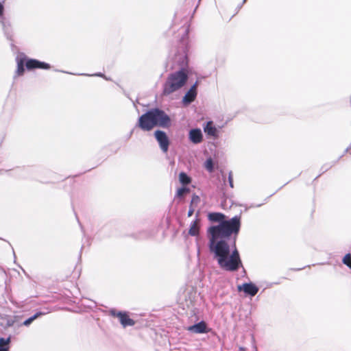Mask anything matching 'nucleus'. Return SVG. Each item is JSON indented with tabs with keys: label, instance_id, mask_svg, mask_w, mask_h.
Listing matches in <instances>:
<instances>
[{
	"label": "nucleus",
	"instance_id": "obj_1",
	"mask_svg": "<svg viewBox=\"0 0 351 351\" xmlns=\"http://www.w3.org/2000/svg\"><path fill=\"white\" fill-rule=\"evenodd\" d=\"M225 216L219 213L208 215L209 220L220 222L217 226L208 228L210 234L209 247L214 254L219 267L226 271H237L241 265L239 252L236 247L235 239L231 241L230 237L232 233L236 235L240 229V218L234 217L230 220L224 221Z\"/></svg>",
	"mask_w": 351,
	"mask_h": 351
},
{
	"label": "nucleus",
	"instance_id": "obj_2",
	"mask_svg": "<svg viewBox=\"0 0 351 351\" xmlns=\"http://www.w3.org/2000/svg\"><path fill=\"white\" fill-rule=\"evenodd\" d=\"M170 121L169 117L159 109H152L141 116L138 125L143 130L150 131L155 126H167Z\"/></svg>",
	"mask_w": 351,
	"mask_h": 351
},
{
	"label": "nucleus",
	"instance_id": "obj_3",
	"mask_svg": "<svg viewBox=\"0 0 351 351\" xmlns=\"http://www.w3.org/2000/svg\"><path fill=\"white\" fill-rule=\"evenodd\" d=\"M186 80L187 75L183 71L171 74L164 85V95H169L180 89L184 85Z\"/></svg>",
	"mask_w": 351,
	"mask_h": 351
},
{
	"label": "nucleus",
	"instance_id": "obj_4",
	"mask_svg": "<svg viewBox=\"0 0 351 351\" xmlns=\"http://www.w3.org/2000/svg\"><path fill=\"white\" fill-rule=\"evenodd\" d=\"M155 137L158 142L161 149L164 152H167L169 148V139L165 134V132L160 130H157L155 132Z\"/></svg>",
	"mask_w": 351,
	"mask_h": 351
},
{
	"label": "nucleus",
	"instance_id": "obj_5",
	"mask_svg": "<svg viewBox=\"0 0 351 351\" xmlns=\"http://www.w3.org/2000/svg\"><path fill=\"white\" fill-rule=\"evenodd\" d=\"M111 313L113 315L119 317V321L123 327L133 326L134 324V322L132 319H130L129 316L125 313H116L115 311L113 310L111 311Z\"/></svg>",
	"mask_w": 351,
	"mask_h": 351
},
{
	"label": "nucleus",
	"instance_id": "obj_6",
	"mask_svg": "<svg viewBox=\"0 0 351 351\" xmlns=\"http://www.w3.org/2000/svg\"><path fill=\"white\" fill-rule=\"evenodd\" d=\"M25 66L27 69L36 68L47 69L50 68L49 64L34 59L28 60L25 63Z\"/></svg>",
	"mask_w": 351,
	"mask_h": 351
},
{
	"label": "nucleus",
	"instance_id": "obj_7",
	"mask_svg": "<svg viewBox=\"0 0 351 351\" xmlns=\"http://www.w3.org/2000/svg\"><path fill=\"white\" fill-rule=\"evenodd\" d=\"M197 83H195L183 97L182 102L184 105H188L193 101L197 95L196 91Z\"/></svg>",
	"mask_w": 351,
	"mask_h": 351
},
{
	"label": "nucleus",
	"instance_id": "obj_8",
	"mask_svg": "<svg viewBox=\"0 0 351 351\" xmlns=\"http://www.w3.org/2000/svg\"><path fill=\"white\" fill-rule=\"evenodd\" d=\"M187 330L194 333H206L208 332L207 326L204 322H200L187 328Z\"/></svg>",
	"mask_w": 351,
	"mask_h": 351
},
{
	"label": "nucleus",
	"instance_id": "obj_9",
	"mask_svg": "<svg viewBox=\"0 0 351 351\" xmlns=\"http://www.w3.org/2000/svg\"><path fill=\"white\" fill-rule=\"evenodd\" d=\"M238 289L239 291L243 290L245 293L251 296H254L258 291V287L252 283H245L241 286L240 285L238 287Z\"/></svg>",
	"mask_w": 351,
	"mask_h": 351
},
{
	"label": "nucleus",
	"instance_id": "obj_10",
	"mask_svg": "<svg viewBox=\"0 0 351 351\" xmlns=\"http://www.w3.org/2000/svg\"><path fill=\"white\" fill-rule=\"evenodd\" d=\"M189 139L193 143H199L202 141V134L199 129L191 130L189 132Z\"/></svg>",
	"mask_w": 351,
	"mask_h": 351
},
{
	"label": "nucleus",
	"instance_id": "obj_11",
	"mask_svg": "<svg viewBox=\"0 0 351 351\" xmlns=\"http://www.w3.org/2000/svg\"><path fill=\"white\" fill-rule=\"evenodd\" d=\"M204 132L210 136H216L217 133V128L213 126L212 121L207 122L206 126L204 128Z\"/></svg>",
	"mask_w": 351,
	"mask_h": 351
},
{
	"label": "nucleus",
	"instance_id": "obj_12",
	"mask_svg": "<svg viewBox=\"0 0 351 351\" xmlns=\"http://www.w3.org/2000/svg\"><path fill=\"white\" fill-rule=\"evenodd\" d=\"M199 220L196 219L194 221L190 227L189 233L191 236H197L199 234Z\"/></svg>",
	"mask_w": 351,
	"mask_h": 351
},
{
	"label": "nucleus",
	"instance_id": "obj_13",
	"mask_svg": "<svg viewBox=\"0 0 351 351\" xmlns=\"http://www.w3.org/2000/svg\"><path fill=\"white\" fill-rule=\"evenodd\" d=\"M179 181L180 182L181 184L186 185L191 183V179L189 176L186 175V173H185L184 172H181L179 174Z\"/></svg>",
	"mask_w": 351,
	"mask_h": 351
},
{
	"label": "nucleus",
	"instance_id": "obj_14",
	"mask_svg": "<svg viewBox=\"0 0 351 351\" xmlns=\"http://www.w3.org/2000/svg\"><path fill=\"white\" fill-rule=\"evenodd\" d=\"M204 167L210 173L214 171V163L211 158L206 159V162H204Z\"/></svg>",
	"mask_w": 351,
	"mask_h": 351
},
{
	"label": "nucleus",
	"instance_id": "obj_15",
	"mask_svg": "<svg viewBox=\"0 0 351 351\" xmlns=\"http://www.w3.org/2000/svg\"><path fill=\"white\" fill-rule=\"evenodd\" d=\"M45 313H36L35 315H34L33 316H32L31 317L28 318L27 319H26L24 322H23V325L24 326H29L34 320H35L36 319H37L38 317H40V315H44Z\"/></svg>",
	"mask_w": 351,
	"mask_h": 351
},
{
	"label": "nucleus",
	"instance_id": "obj_16",
	"mask_svg": "<svg viewBox=\"0 0 351 351\" xmlns=\"http://www.w3.org/2000/svg\"><path fill=\"white\" fill-rule=\"evenodd\" d=\"M24 72V66H23V60H20L17 62V70L16 73L19 75H21Z\"/></svg>",
	"mask_w": 351,
	"mask_h": 351
},
{
	"label": "nucleus",
	"instance_id": "obj_17",
	"mask_svg": "<svg viewBox=\"0 0 351 351\" xmlns=\"http://www.w3.org/2000/svg\"><path fill=\"white\" fill-rule=\"evenodd\" d=\"M189 189L186 187L180 188L178 189L176 193V196L178 197H181L184 195V194L188 193Z\"/></svg>",
	"mask_w": 351,
	"mask_h": 351
},
{
	"label": "nucleus",
	"instance_id": "obj_18",
	"mask_svg": "<svg viewBox=\"0 0 351 351\" xmlns=\"http://www.w3.org/2000/svg\"><path fill=\"white\" fill-rule=\"evenodd\" d=\"M343 263L348 265L350 269H351V255L350 254H346L343 259Z\"/></svg>",
	"mask_w": 351,
	"mask_h": 351
},
{
	"label": "nucleus",
	"instance_id": "obj_19",
	"mask_svg": "<svg viewBox=\"0 0 351 351\" xmlns=\"http://www.w3.org/2000/svg\"><path fill=\"white\" fill-rule=\"evenodd\" d=\"M10 342V337L7 339L0 338V348H6L5 346H8Z\"/></svg>",
	"mask_w": 351,
	"mask_h": 351
},
{
	"label": "nucleus",
	"instance_id": "obj_20",
	"mask_svg": "<svg viewBox=\"0 0 351 351\" xmlns=\"http://www.w3.org/2000/svg\"><path fill=\"white\" fill-rule=\"evenodd\" d=\"M200 198L197 195H193L191 199V205L197 204L199 202Z\"/></svg>",
	"mask_w": 351,
	"mask_h": 351
},
{
	"label": "nucleus",
	"instance_id": "obj_21",
	"mask_svg": "<svg viewBox=\"0 0 351 351\" xmlns=\"http://www.w3.org/2000/svg\"><path fill=\"white\" fill-rule=\"evenodd\" d=\"M228 182H229L230 186L231 188H233V178H232V173L231 171L229 173Z\"/></svg>",
	"mask_w": 351,
	"mask_h": 351
},
{
	"label": "nucleus",
	"instance_id": "obj_22",
	"mask_svg": "<svg viewBox=\"0 0 351 351\" xmlns=\"http://www.w3.org/2000/svg\"><path fill=\"white\" fill-rule=\"evenodd\" d=\"M193 213H194V208H193V206L191 205L189 210V212H188V216L189 217L192 216Z\"/></svg>",
	"mask_w": 351,
	"mask_h": 351
},
{
	"label": "nucleus",
	"instance_id": "obj_23",
	"mask_svg": "<svg viewBox=\"0 0 351 351\" xmlns=\"http://www.w3.org/2000/svg\"><path fill=\"white\" fill-rule=\"evenodd\" d=\"M0 351H9V347L7 346L6 348H0Z\"/></svg>",
	"mask_w": 351,
	"mask_h": 351
},
{
	"label": "nucleus",
	"instance_id": "obj_24",
	"mask_svg": "<svg viewBox=\"0 0 351 351\" xmlns=\"http://www.w3.org/2000/svg\"><path fill=\"white\" fill-rule=\"evenodd\" d=\"M3 5L0 3V15H1L3 14Z\"/></svg>",
	"mask_w": 351,
	"mask_h": 351
},
{
	"label": "nucleus",
	"instance_id": "obj_25",
	"mask_svg": "<svg viewBox=\"0 0 351 351\" xmlns=\"http://www.w3.org/2000/svg\"><path fill=\"white\" fill-rule=\"evenodd\" d=\"M95 75H97V76H101V74H95Z\"/></svg>",
	"mask_w": 351,
	"mask_h": 351
}]
</instances>
